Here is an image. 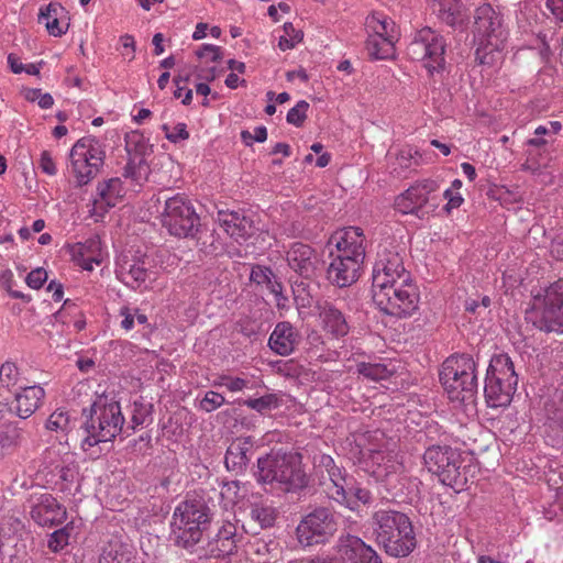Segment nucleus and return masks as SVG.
Segmentation results:
<instances>
[{
	"label": "nucleus",
	"instance_id": "f257e3e1",
	"mask_svg": "<svg viewBox=\"0 0 563 563\" xmlns=\"http://www.w3.org/2000/svg\"><path fill=\"white\" fill-rule=\"evenodd\" d=\"M329 244L335 245L336 254L330 252L332 261L327 269L328 280L340 288L353 285L360 278L365 258L362 230L350 227L332 235Z\"/></svg>",
	"mask_w": 563,
	"mask_h": 563
},
{
	"label": "nucleus",
	"instance_id": "f03ea898",
	"mask_svg": "<svg viewBox=\"0 0 563 563\" xmlns=\"http://www.w3.org/2000/svg\"><path fill=\"white\" fill-rule=\"evenodd\" d=\"M372 529L376 543L393 558L408 556L417 540L410 518L400 511L379 509L372 515Z\"/></svg>",
	"mask_w": 563,
	"mask_h": 563
},
{
	"label": "nucleus",
	"instance_id": "7ed1b4c3",
	"mask_svg": "<svg viewBox=\"0 0 563 563\" xmlns=\"http://www.w3.org/2000/svg\"><path fill=\"white\" fill-rule=\"evenodd\" d=\"M87 437L81 448L88 450L100 442L112 441L124 431L125 420L119 401L108 395L98 396L89 409H82Z\"/></svg>",
	"mask_w": 563,
	"mask_h": 563
},
{
	"label": "nucleus",
	"instance_id": "20e7f679",
	"mask_svg": "<svg viewBox=\"0 0 563 563\" xmlns=\"http://www.w3.org/2000/svg\"><path fill=\"white\" fill-rule=\"evenodd\" d=\"M439 378L451 400L474 402L478 385L476 364L471 355L448 357L442 364Z\"/></svg>",
	"mask_w": 563,
	"mask_h": 563
},
{
	"label": "nucleus",
	"instance_id": "39448f33",
	"mask_svg": "<svg viewBox=\"0 0 563 563\" xmlns=\"http://www.w3.org/2000/svg\"><path fill=\"white\" fill-rule=\"evenodd\" d=\"M517 384L518 375L511 358L507 354L494 356L489 362L484 386L488 407L498 408L510 405Z\"/></svg>",
	"mask_w": 563,
	"mask_h": 563
},
{
	"label": "nucleus",
	"instance_id": "423d86ee",
	"mask_svg": "<svg viewBox=\"0 0 563 563\" xmlns=\"http://www.w3.org/2000/svg\"><path fill=\"white\" fill-rule=\"evenodd\" d=\"M372 292L374 303L385 314L406 318L418 309L419 291L410 278L373 288Z\"/></svg>",
	"mask_w": 563,
	"mask_h": 563
},
{
	"label": "nucleus",
	"instance_id": "0eeeda50",
	"mask_svg": "<svg viewBox=\"0 0 563 563\" xmlns=\"http://www.w3.org/2000/svg\"><path fill=\"white\" fill-rule=\"evenodd\" d=\"M474 19V34L479 41L476 59L479 60V64H488L487 55L501 49L506 38L503 19L490 4L478 7Z\"/></svg>",
	"mask_w": 563,
	"mask_h": 563
},
{
	"label": "nucleus",
	"instance_id": "6e6552de",
	"mask_svg": "<svg viewBox=\"0 0 563 563\" xmlns=\"http://www.w3.org/2000/svg\"><path fill=\"white\" fill-rule=\"evenodd\" d=\"M428 470L435 474L440 482L450 487H463L466 484V475L461 472V454L448 445H432L423 455Z\"/></svg>",
	"mask_w": 563,
	"mask_h": 563
},
{
	"label": "nucleus",
	"instance_id": "1a4fd4ad",
	"mask_svg": "<svg viewBox=\"0 0 563 563\" xmlns=\"http://www.w3.org/2000/svg\"><path fill=\"white\" fill-rule=\"evenodd\" d=\"M438 189L439 185L433 179L418 180L396 198L395 208L404 214L410 213L423 219L439 206L433 195Z\"/></svg>",
	"mask_w": 563,
	"mask_h": 563
},
{
	"label": "nucleus",
	"instance_id": "9d476101",
	"mask_svg": "<svg viewBox=\"0 0 563 563\" xmlns=\"http://www.w3.org/2000/svg\"><path fill=\"white\" fill-rule=\"evenodd\" d=\"M208 508L200 499H187L178 507V545L190 549L196 545L209 522Z\"/></svg>",
	"mask_w": 563,
	"mask_h": 563
},
{
	"label": "nucleus",
	"instance_id": "9b49d317",
	"mask_svg": "<svg viewBox=\"0 0 563 563\" xmlns=\"http://www.w3.org/2000/svg\"><path fill=\"white\" fill-rule=\"evenodd\" d=\"M532 322L545 333H563V279L545 289L541 307L536 310Z\"/></svg>",
	"mask_w": 563,
	"mask_h": 563
},
{
	"label": "nucleus",
	"instance_id": "f8f14e48",
	"mask_svg": "<svg viewBox=\"0 0 563 563\" xmlns=\"http://www.w3.org/2000/svg\"><path fill=\"white\" fill-rule=\"evenodd\" d=\"M336 521L332 511L318 507L302 518L296 532L303 547L325 543L336 531Z\"/></svg>",
	"mask_w": 563,
	"mask_h": 563
},
{
	"label": "nucleus",
	"instance_id": "ddd939ff",
	"mask_svg": "<svg viewBox=\"0 0 563 563\" xmlns=\"http://www.w3.org/2000/svg\"><path fill=\"white\" fill-rule=\"evenodd\" d=\"M445 41L429 27L422 29L407 46V54L413 60L428 59L429 73L444 67Z\"/></svg>",
	"mask_w": 563,
	"mask_h": 563
},
{
	"label": "nucleus",
	"instance_id": "4468645a",
	"mask_svg": "<svg viewBox=\"0 0 563 563\" xmlns=\"http://www.w3.org/2000/svg\"><path fill=\"white\" fill-rule=\"evenodd\" d=\"M409 278L410 273L406 271L398 252L384 249L377 253L373 266L372 289Z\"/></svg>",
	"mask_w": 563,
	"mask_h": 563
},
{
	"label": "nucleus",
	"instance_id": "2eb2a0df",
	"mask_svg": "<svg viewBox=\"0 0 563 563\" xmlns=\"http://www.w3.org/2000/svg\"><path fill=\"white\" fill-rule=\"evenodd\" d=\"M286 258L289 267L305 279H316L322 269L323 263L317 252L301 242L291 244Z\"/></svg>",
	"mask_w": 563,
	"mask_h": 563
},
{
	"label": "nucleus",
	"instance_id": "dca6fc26",
	"mask_svg": "<svg viewBox=\"0 0 563 563\" xmlns=\"http://www.w3.org/2000/svg\"><path fill=\"white\" fill-rule=\"evenodd\" d=\"M30 515L40 526H58L67 517L66 508L51 494H41L33 498Z\"/></svg>",
	"mask_w": 563,
	"mask_h": 563
},
{
	"label": "nucleus",
	"instance_id": "f3484780",
	"mask_svg": "<svg viewBox=\"0 0 563 563\" xmlns=\"http://www.w3.org/2000/svg\"><path fill=\"white\" fill-rule=\"evenodd\" d=\"M342 559L350 563H383L377 552L361 538L343 534L338 543Z\"/></svg>",
	"mask_w": 563,
	"mask_h": 563
},
{
	"label": "nucleus",
	"instance_id": "a211bd4d",
	"mask_svg": "<svg viewBox=\"0 0 563 563\" xmlns=\"http://www.w3.org/2000/svg\"><path fill=\"white\" fill-rule=\"evenodd\" d=\"M288 453L271 452L263 457H260L256 463V471L254 477L262 486H269L275 489L279 477H283V471L286 465Z\"/></svg>",
	"mask_w": 563,
	"mask_h": 563
},
{
	"label": "nucleus",
	"instance_id": "6ab92c4d",
	"mask_svg": "<svg viewBox=\"0 0 563 563\" xmlns=\"http://www.w3.org/2000/svg\"><path fill=\"white\" fill-rule=\"evenodd\" d=\"M254 444L252 437L234 439L225 452L224 464L227 470L235 475L244 474L251 461Z\"/></svg>",
	"mask_w": 563,
	"mask_h": 563
},
{
	"label": "nucleus",
	"instance_id": "aec40b11",
	"mask_svg": "<svg viewBox=\"0 0 563 563\" xmlns=\"http://www.w3.org/2000/svg\"><path fill=\"white\" fill-rule=\"evenodd\" d=\"M327 467L331 483L327 488L330 498L341 505H345L351 510H355L357 505L349 498L347 493V490L353 489V477L346 476L339 466L334 465L331 459H329Z\"/></svg>",
	"mask_w": 563,
	"mask_h": 563
},
{
	"label": "nucleus",
	"instance_id": "412c9836",
	"mask_svg": "<svg viewBox=\"0 0 563 563\" xmlns=\"http://www.w3.org/2000/svg\"><path fill=\"white\" fill-rule=\"evenodd\" d=\"M284 466L283 477H279L275 489L289 493L307 487L308 477L302 470L300 454L289 452Z\"/></svg>",
	"mask_w": 563,
	"mask_h": 563
},
{
	"label": "nucleus",
	"instance_id": "4be33fe9",
	"mask_svg": "<svg viewBox=\"0 0 563 563\" xmlns=\"http://www.w3.org/2000/svg\"><path fill=\"white\" fill-rule=\"evenodd\" d=\"M301 336L287 321L278 322L268 339V346L278 355L287 356L299 345Z\"/></svg>",
	"mask_w": 563,
	"mask_h": 563
},
{
	"label": "nucleus",
	"instance_id": "5701e85b",
	"mask_svg": "<svg viewBox=\"0 0 563 563\" xmlns=\"http://www.w3.org/2000/svg\"><path fill=\"white\" fill-rule=\"evenodd\" d=\"M88 145L89 142L86 139H80L70 151L71 173L76 177L77 186L88 184L98 173V168L92 166L89 159L87 161Z\"/></svg>",
	"mask_w": 563,
	"mask_h": 563
},
{
	"label": "nucleus",
	"instance_id": "b1692460",
	"mask_svg": "<svg viewBox=\"0 0 563 563\" xmlns=\"http://www.w3.org/2000/svg\"><path fill=\"white\" fill-rule=\"evenodd\" d=\"M117 276L126 286L136 289L148 276L145 260L123 255L117 263Z\"/></svg>",
	"mask_w": 563,
	"mask_h": 563
},
{
	"label": "nucleus",
	"instance_id": "393cba45",
	"mask_svg": "<svg viewBox=\"0 0 563 563\" xmlns=\"http://www.w3.org/2000/svg\"><path fill=\"white\" fill-rule=\"evenodd\" d=\"M200 232V218L191 201L178 195V238L186 235V242L197 244V235Z\"/></svg>",
	"mask_w": 563,
	"mask_h": 563
},
{
	"label": "nucleus",
	"instance_id": "a878e982",
	"mask_svg": "<svg viewBox=\"0 0 563 563\" xmlns=\"http://www.w3.org/2000/svg\"><path fill=\"white\" fill-rule=\"evenodd\" d=\"M238 533L232 522H223L209 542L210 554L214 558L231 555L236 551Z\"/></svg>",
	"mask_w": 563,
	"mask_h": 563
},
{
	"label": "nucleus",
	"instance_id": "bb28decb",
	"mask_svg": "<svg viewBox=\"0 0 563 563\" xmlns=\"http://www.w3.org/2000/svg\"><path fill=\"white\" fill-rule=\"evenodd\" d=\"M21 391L15 394V415L22 419L31 417L40 407V402L45 396L41 386L20 387Z\"/></svg>",
	"mask_w": 563,
	"mask_h": 563
},
{
	"label": "nucleus",
	"instance_id": "cd10ccee",
	"mask_svg": "<svg viewBox=\"0 0 563 563\" xmlns=\"http://www.w3.org/2000/svg\"><path fill=\"white\" fill-rule=\"evenodd\" d=\"M134 137L139 136L133 135L126 140L125 148L130 157L124 167L123 176L139 183L142 179V172H145V159L143 156L145 145L140 140L134 141Z\"/></svg>",
	"mask_w": 563,
	"mask_h": 563
},
{
	"label": "nucleus",
	"instance_id": "c85d7f7f",
	"mask_svg": "<svg viewBox=\"0 0 563 563\" xmlns=\"http://www.w3.org/2000/svg\"><path fill=\"white\" fill-rule=\"evenodd\" d=\"M319 316L324 328L335 336H344L349 333V324L344 314L332 302L324 300L318 302Z\"/></svg>",
	"mask_w": 563,
	"mask_h": 563
},
{
	"label": "nucleus",
	"instance_id": "c756f323",
	"mask_svg": "<svg viewBox=\"0 0 563 563\" xmlns=\"http://www.w3.org/2000/svg\"><path fill=\"white\" fill-rule=\"evenodd\" d=\"M433 12L446 25L456 29L462 25L463 19L459 10V2L461 0H429Z\"/></svg>",
	"mask_w": 563,
	"mask_h": 563
},
{
	"label": "nucleus",
	"instance_id": "7c9ffc66",
	"mask_svg": "<svg viewBox=\"0 0 563 563\" xmlns=\"http://www.w3.org/2000/svg\"><path fill=\"white\" fill-rule=\"evenodd\" d=\"M64 11V8L59 3L51 2L45 8H42L38 13V22L45 23L47 32L53 36H62L66 33L69 24H66L64 30L59 24V12Z\"/></svg>",
	"mask_w": 563,
	"mask_h": 563
},
{
	"label": "nucleus",
	"instance_id": "2f4dec72",
	"mask_svg": "<svg viewBox=\"0 0 563 563\" xmlns=\"http://www.w3.org/2000/svg\"><path fill=\"white\" fill-rule=\"evenodd\" d=\"M250 279L257 285H265L267 289L275 295L277 301L286 299L283 296V285L276 279L275 274L269 267L256 265L252 268Z\"/></svg>",
	"mask_w": 563,
	"mask_h": 563
},
{
	"label": "nucleus",
	"instance_id": "473e14b6",
	"mask_svg": "<svg viewBox=\"0 0 563 563\" xmlns=\"http://www.w3.org/2000/svg\"><path fill=\"white\" fill-rule=\"evenodd\" d=\"M133 552L129 544L115 541L103 548L98 563H131Z\"/></svg>",
	"mask_w": 563,
	"mask_h": 563
},
{
	"label": "nucleus",
	"instance_id": "72a5a7b5",
	"mask_svg": "<svg viewBox=\"0 0 563 563\" xmlns=\"http://www.w3.org/2000/svg\"><path fill=\"white\" fill-rule=\"evenodd\" d=\"M98 196L106 202L108 208L117 205L118 200L124 196L122 181L120 178H110L100 183L97 188Z\"/></svg>",
	"mask_w": 563,
	"mask_h": 563
},
{
	"label": "nucleus",
	"instance_id": "f704fd0d",
	"mask_svg": "<svg viewBox=\"0 0 563 563\" xmlns=\"http://www.w3.org/2000/svg\"><path fill=\"white\" fill-rule=\"evenodd\" d=\"M366 49L371 58L387 59L394 54V41L390 37L368 36Z\"/></svg>",
	"mask_w": 563,
	"mask_h": 563
},
{
	"label": "nucleus",
	"instance_id": "c9c22d12",
	"mask_svg": "<svg viewBox=\"0 0 563 563\" xmlns=\"http://www.w3.org/2000/svg\"><path fill=\"white\" fill-rule=\"evenodd\" d=\"M153 405L144 402L142 400H135L133 402V409L131 411V419L126 423V430L134 431L137 427L148 424L152 421Z\"/></svg>",
	"mask_w": 563,
	"mask_h": 563
},
{
	"label": "nucleus",
	"instance_id": "e433bc0d",
	"mask_svg": "<svg viewBox=\"0 0 563 563\" xmlns=\"http://www.w3.org/2000/svg\"><path fill=\"white\" fill-rule=\"evenodd\" d=\"M550 161L551 155L548 151V147L541 150L530 148L528 151L527 161L522 165V168L525 170L537 174L540 173L542 168L548 167Z\"/></svg>",
	"mask_w": 563,
	"mask_h": 563
},
{
	"label": "nucleus",
	"instance_id": "4c0bfd02",
	"mask_svg": "<svg viewBox=\"0 0 563 563\" xmlns=\"http://www.w3.org/2000/svg\"><path fill=\"white\" fill-rule=\"evenodd\" d=\"M159 221L169 235H176V197L165 198L163 210L159 211Z\"/></svg>",
	"mask_w": 563,
	"mask_h": 563
},
{
	"label": "nucleus",
	"instance_id": "58836bf2",
	"mask_svg": "<svg viewBox=\"0 0 563 563\" xmlns=\"http://www.w3.org/2000/svg\"><path fill=\"white\" fill-rule=\"evenodd\" d=\"M366 29L372 32L368 36H378L382 37H390L391 41L394 36L390 35L389 31L394 27V22L387 21L386 19H380L379 16L373 14L366 18L365 22Z\"/></svg>",
	"mask_w": 563,
	"mask_h": 563
},
{
	"label": "nucleus",
	"instance_id": "ea45409f",
	"mask_svg": "<svg viewBox=\"0 0 563 563\" xmlns=\"http://www.w3.org/2000/svg\"><path fill=\"white\" fill-rule=\"evenodd\" d=\"M199 235H197V244L186 242V235L178 238V251L181 253L178 256V262L191 263L198 258L201 260V249L199 247Z\"/></svg>",
	"mask_w": 563,
	"mask_h": 563
},
{
	"label": "nucleus",
	"instance_id": "a19ab883",
	"mask_svg": "<svg viewBox=\"0 0 563 563\" xmlns=\"http://www.w3.org/2000/svg\"><path fill=\"white\" fill-rule=\"evenodd\" d=\"M358 374L372 380L386 379L391 375V371L385 364L380 363H360L357 365Z\"/></svg>",
	"mask_w": 563,
	"mask_h": 563
},
{
	"label": "nucleus",
	"instance_id": "79ce46f5",
	"mask_svg": "<svg viewBox=\"0 0 563 563\" xmlns=\"http://www.w3.org/2000/svg\"><path fill=\"white\" fill-rule=\"evenodd\" d=\"M70 419L67 411L57 409L47 418L45 428L54 432H66L69 428Z\"/></svg>",
	"mask_w": 563,
	"mask_h": 563
},
{
	"label": "nucleus",
	"instance_id": "37998d69",
	"mask_svg": "<svg viewBox=\"0 0 563 563\" xmlns=\"http://www.w3.org/2000/svg\"><path fill=\"white\" fill-rule=\"evenodd\" d=\"M250 516L260 523L261 528L272 527L276 519L275 510L272 507L258 505L252 507Z\"/></svg>",
	"mask_w": 563,
	"mask_h": 563
},
{
	"label": "nucleus",
	"instance_id": "c03bdc74",
	"mask_svg": "<svg viewBox=\"0 0 563 563\" xmlns=\"http://www.w3.org/2000/svg\"><path fill=\"white\" fill-rule=\"evenodd\" d=\"M73 527L69 525L54 531L48 539L47 547L53 552H58L63 550L67 544L70 537V531Z\"/></svg>",
	"mask_w": 563,
	"mask_h": 563
},
{
	"label": "nucleus",
	"instance_id": "a18cd8bd",
	"mask_svg": "<svg viewBox=\"0 0 563 563\" xmlns=\"http://www.w3.org/2000/svg\"><path fill=\"white\" fill-rule=\"evenodd\" d=\"M309 103L305 100L299 101L294 108H291L286 117L289 124L295 126H301L307 119V110Z\"/></svg>",
	"mask_w": 563,
	"mask_h": 563
},
{
	"label": "nucleus",
	"instance_id": "49530a36",
	"mask_svg": "<svg viewBox=\"0 0 563 563\" xmlns=\"http://www.w3.org/2000/svg\"><path fill=\"white\" fill-rule=\"evenodd\" d=\"M252 221L244 216H241L233 225L232 230H228V234L234 238L236 241L240 239L246 240L252 235Z\"/></svg>",
	"mask_w": 563,
	"mask_h": 563
},
{
	"label": "nucleus",
	"instance_id": "de8ad7c7",
	"mask_svg": "<svg viewBox=\"0 0 563 563\" xmlns=\"http://www.w3.org/2000/svg\"><path fill=\"white\" fill-rule=\"evenodd\" d=\"M20 438V430L13 423H9L4 429H0V448L9 449L16 444Z\"/></svg>",
	"mask_w": 563,
	"mask_h": 563
},
{
	"label": "nucleus",
	"instance_id": "09e8293b",
	"mask_svg": "<svg viewBox=\"0 0 563 563\" xmlns=\"http://www.w3.org/2000/svg\"><path fill=\"white\" fill-rule=\"evenodd\" d=\"M19 371L14 363L5 362L0 367V382L3 386H14L18 382Z\"/></svg>",
	"mask_w": 563,
	"mask_h": 563
},
{
	"label": "nucleus",
	"instance_id": "8fccbe9b",
	"mask_svg": "<svg viewBox=\"0 0 563 563\" xmlns=\"http://www.w3.org/2000/svg\"><path fill=\"white\" fill-rule=\"evenodd\" d=\"M244 405L247 407L258 411L263 412L264 410L269 409L272 406L277 405V397L273 394H267L265 396H262L260 398H250L244 401Z\"/></svg>",
	"mask_w": 563,
	"mask_h": 563
},
{
	"label": "nucleus",
	"instance_id": "3c124183",
	"mask_svg": "<svg viewBox=\"0 0 563 563\" xmlns=\"http://www.w3.org/2000/svg\"><path fill=\"white\" fill-rule=\"evenodd\" d=\"M224 402V397L216 391L206 393L200 401V408L207 412L218 409Z\"/></svg>",
	"mask_w": 563,
	"mask_h": 563
},
{
	"label": "nucleus",
	"instance_id": "603ef678",
	"mask_svg": "<svg viewBox=\"0 0 563 563\" xmlns=\"http://www.w3.org/2000/svg\"><path fill=\"white\" fill-rule=\"evenodd\" d=\"M46 280L47 273L42 267L31 271L25 278L27 286L33 289H40Z\"/></svg>",
	"mask_w": 563,
	"mask_h": 563
},
{
	"label": "nucleus",
	"instance_id": "864d4df0",
	"mask_svg": "<svg viewBox=\"0 0 563 563\" xmlns=\"http://www.w3.org/2000/svg\"><path fill=\"white\" fill-rule=\"evenodd\" d=\"M12 278H13V273L10 271V269H7L4 271L1 275H0V280L3 285V287H5V289L9 291V294L13 297V298H16V299H23V300H26V301H30L31 300V297L30 296H26L24 295L23 292L21 291H18V290H13L12 289Z\"/></svg>",
	"mask_w": 563,
	"mask_h": 563
},
{
	"label": "nucleus",
	"instance_id": "5fc2aeb1",
	"mask_svg": "<svg viewBox=\"0 0 563 563\" xmlns=\"http://www.w3.org/2000/svg\"><path fill=\"white\" fill-rule=\"evenodd\" d=\"M241 137H242L243 142L245 143V145L251 146L252 145V141H256V142H264V141H266V139H267V130H266L265 126H257L254 130V135H252L249 131H242L241 132Z\"/></svg>",
	"mask_w": 563,
	"mask_h": 563
},
{
	"label": "nucleus",
	"instance_id": "6e6d98bb",
	"mask_svg": "<svg viewBox=\"0 0 563 563\" xmlns=\"http://www.w3.org/2000/svg\"><path fill=\"white\" fill-rule=\"evenodd\" d=\"M219 385L225 387L230 391H240L244 387H246L247 380L240 377L223 376L221 377V382Z\"/></svg>",
	"mask_w": 563,
	"mask_h": 563
},
{
	"label": "nucleus",
	"instance_id": "4d7b16f0",
	"mask_svg": "<svg viewBox=\"0 0 563 563\" xmlns=\"http://www.w3.org/2000/svg\"><path fill=\"white\" fill-rule=\"evenodd\" d=\"M86 141L89 142V145H88L89 153L87 154V161L89 159L91 162V165L99 169V167L103 163V152L100 151L99 148L95 147L92 145L91 140L86 139Z\"/></svg>",
	"mask_w": 563,
	"mask_h": 563
},
{
	"label": "nucleus",
	"instance_id": "13d9d810",
	"mask_svg": "<svg viewBox=\"0 0 563 563\" xmlns=\"http://www.w3.org/2000/svg\"><path fill=\"white\" fill-rule=\"evenodd\" d=\"M241 217L238 212H219V222L221 227L224 228L225 232L228 233V230H232L235 222Z\"/></svg>",
	"mask_w": 563,
	"mask_h": 563
},
{
	"label": "nucleus",
	"instance_id": "bf43d9fd",
	"mask_svg": "<svg viewBox=\"0 0 563 563\" xmlns=\"http://www.w3.org/2000/svg\"><path fill=\"white\" fill-rule=\"evenodd\" d=\"M347 493H349V498H351L353 501H355L357 506H358V501H361L363 504H367L371 499V493L367 489L355 487L354 485H353V489L347 490Z\"/></svg>",
	"mask_w": 563,
	"mask_h": 563
},
{
	"label": "nucleus",
	"instance_id": "052dcab7",
	"mask_svg": "<svg viewBox=\"0 0 563 563\" xmlns=\"http://www.w3.org/2000/svg\"><path fill=\"white\" fill-rule=\"evenodd\" d=\"M40 167L48 175L56 173V167L48 151H43L40 158Z\"/></svg>",
	"mask_w": 563,
	"mask_h": 563
},
{
	"label": "nucleus",
	"instance_id": "680f3d73",
	"mask_svg": "<svg viewBox=\"0 0 563 563\" xmlns=\"http://www.w3.org/2000/svg\"><path fill=\"white\" fill-rule=\"evenodd\" d=\"M443 197L448 199V203L445 206V210L448 212H450L452 209L459 208L463 202L461 195L453 194L452 189H446L443 194Z\"/></svg>",
	"mask_w": 563,
	"mask_h": 563
},
{
	"label": "nucleus",
	"instance_id": "e2e57ef3",
	"mask_svg": "<svg viewBox=\"0 0 563 563\" xmlns=\"http://www.w3.org/2000/svg\"><path fill=\"white\" fill-rule=\"evenodd\" d=\"M551 254L558 261H563V232L555 235L551 242Z\"/></svg>",
	"mask_w": 563,
	"mask_h": 563
},
{
	"label": "nucleus",
	"instance_id": "0e129e2a",
	"mask_svg": "<svg viewBox=\"0 0 563 563\" xmlns=\"http://www.w3.org/2000/svg\"><path fill=\"white\" fill-rule=\"evenodd\" d=\"M284 35L292 42L299 43L302 41L303 33L301 30H296L291 23L284 24Z\"/></svg>",
	"mask_w": 563,
	"mask_h": 563
},
{
	"label": "nucleus",
	"instance_id": "69168bd1",
	"mask_svg": "<svg viewBox=\"0 0 563 563\" xmlns=\"http://www.w3.org/2000/svg\"><path fill=\"white\" fill-rule=\"evenodd\" d=\"M547 7L558 20L563 22V0H547Z\"/></svg>",
	"mask_w": 563,
	"mask_h": 563
},
{
	"label": "nucleus",
	"instance_id": "338daca9",
	"mask_svg": "<svg viewBox=\"0 0 563 563\" xmlns=\"http://www.w3.org/2000/svg\"><path fill=\"white\" fill-rule=\"evenodd\" d=\"M12 412L13 410L8 404L0 402V429H4V427L11 423L10 417Z\"/></svg>",
	"mask_w": 563,
	"mask_h": 563
},
{
	"label": "nucleus",
	"instance_id": "774afa93",
	"mask_svg": "<svg viewBox=\"0 0 563 563\" xmlns=\"http://www.w3.org/2000/svg\"><path fill=\"white\" fill-rule=\"evenodd\" d=\"M120 313L123 317L121 327L125 330H131L134 323V314L130 313V309L128 307L121 308Z\"/></svg>",
	"mask_w": 563,
	"mask_h": 563
}]
</instances>
